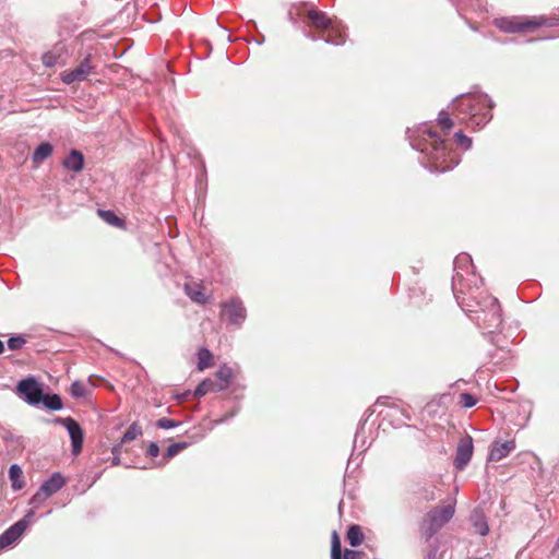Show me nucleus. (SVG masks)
I'll return each mask as SVG.
<instances>
[{"label": "nucleus", "instance_id": "obj_1", "mask_svg": "<svg viewBox=\"0 0 559 559\" xmlns=\"http://www.w3.org/2000/svg\"><path fill=\"white\" fill-rule=\"evenodd\" d=\"M407 136L411 146L423 155L420 164L430 173H445L459 165L460 155L452 150L451 143L441 139L428 124L407 129Z\"/></svg>", "mask_w": 559, "mask_h": 559}, {"label": "nucleus", "instance_id": "obj_2", "mask_svg": "<svg viewBox=\"0 0 559 559\" xmlns=\"http://www.w3.org/2000/svg\"><path fill=\"white\" fill-rule=\"evenodd\" d=\"M471 292L467 295L456 298L457 305L481 330L493 333L502 324V314L499 301L496 297Z\"/></svg>", "mask_w": 559, "mask_h": 559}, {"label": "nucleus", "instance_id": "obj_3", "mask_svg": "<svg viewBox=\"0 0 559 559\" xmlns=\"http://www.w3.org/2000/svg\"><path fill=\"white\" fill-rule=\"evenodd\" d=\"M495 104L485 93L461 94L453 99V115L469 129L485 127L491 119Z\"/></svg>", "mask_w": 559, "mask_h": 559}, {"label": "nucleus", "instance_id": "obj_4", "mask_svg": "<svg viewBox=\"0 0 559 559\" xmlns=\"http://www.w3.org/2000/svg\"><path fill=\"white\" fill-rule=\"evenodd\" d=\"M307 25L309 27L323 31L324 35L317 36L314 34L305 33L311 40L323 39L326 44L341 46L345 43L344 27L340 23H335L323 11L311 9L307 13Z\"/></svg>", "mask_w": 559, "mask_h": 559}, {"label": "nucleus", "instance_id": "obj_5", "mask_svg": "<svg viewBox=\"0 0 559 559\" xmlns=\"http://www.w3.org/2000/svg\"><path fill=\"white\" fill-rule=\"evenodd\" d=\"M453 264L452 290L455 299L471 292H477L478 284H481L483 280L476 277L471 255L460 253L455 257Z\"/></svg>", "mask_w": 559, "mask_h": 559}, {"label": "nucleus", "instance_id": "obj_6", "mask_svg": "<svg viewBox=\"0 0 559 559\" xmlns=\"http://www.w3.org/2000/svg\"><path fill=\"white\" fill-rule=\"evenodd\" d=\"M455 513V502L441 508H432L421 522L424 537L428 540L432 538L445 525Z\"/></svg>", "mask_w": 559, "mask_h": 559}, {"label": "nucleus", "instance_id": "obj_7", "mask_svg": "<svg viewBox=\"0 0 559 559\" xmlns=\"http://www.w3.org/2000/svg\"><path fill=\"white\" fill-rule=\"evenodd\" d=\"M221 316L228 324L239 328L247 319V309L239 297H234L222 304Z\"/></svg>", "mask_w": 559, "mask_h": 559}, {"label": "nucleus", "instance_id": "obj_8", "mask_svg": "<svg viewBox=\"0 0 559 559\" xmlns=\"http://www.w3.org/2000/svg\"><path fill=\"white\" fill-rule=\"evenodd\" d=\"M34 511L29 510L21 520L12 524L0 535V551L16 543L29 526L34 516Z\"/></svg>", "mask_w": 559, "mask_h": 559}, {"label": "nucleus", "instance_id": "obj_9", "mask_svg": "<svg viewBox=\"0 0 559 559\" xmlns=\"http://www.w3.org/2000/svg\"><path fill=\"white\" fill-rule=\"evenodd\" d=\"M16 393L27 404L37 406L43 401L44 391L40 383L34 377H28L19 381Z\"/></svg>", "mask_w": 559, "mask_h": 559}, {"label": "nucleus", "instance_id": "obj_10", "mask_svg": "<svg viewBox=\"0 0 559 559\" xmlns=\"http://www.w3.org/2000/svg\"><path fill=\"white\" fill-rule=\"evenodd\" d=\"M53 423L63 426L68 430L71 439L72 454H80L84 442V433L80 424L72 417H57L53 419Z\"/></svg>", "mask_w": 559, "mask_h": 559}, {"label": "nucleus", "instance_id": "obj_11", "mask_svg": "<svg viewBox=\"0 0 559 559\" xmlns=\"http://www.w3.org/2000/svg\"><path fill=\"white\" fill-rule=\"evenodd\" d=\"M384 405L388 407V412L383 416L384 418H390L391 425L393 427H401L406 425L407 421L411 420V414L408 411L396 403H390V399L386 396H381L377 400L374 406Z\"/></svg>", "mask_w": 559, "mask_h": 559}, {"label": "nucleus", "instance_id": "obj_12", "mask_svg": "<svg viewBox=\"0 0 559 559\" xmlns=\"http://www.w3.org/2000/svg\"><path fill=\"white\" fill-rule=\"evenodd\" d=\"M497 27L506 33H521L528 28L538 27L542 22L535 20L523 19H500L496 21Z\"/></svg>", "mask_w": 559, "mask_h": 559}, {"label": "nucleus", "instance_id": "obj_13", "mask_svg": "<svg viewBox=\"0 0 559 559\" xmlns=\"http://www.w3.org/2000/svg\"><path fill=\"white\" fill-rule=\"evenodd\" d=\"M473 455V439L469 436L463 437L456 448L453 465L457 471H463L469 463Z\"/></svg>", "mask_w": 559, "mask_h": 559}, {"label": "nucleus", "instance_id": "obj_14", "mask_svg": "<svg viewBox=\"0 0 559 559\" xmlns=\"http://www.w3.org/2000/svg\"><path fill=\"white\" fill-rule=\"evenodd\" d=\"M93 68L94 67L91 64L90 61V56H87L80 62V64L76 68L64 71L61 75V80L64 84L68 85L74 82L84 81L90 75Z\"/></svg>", "mask_w": 559, "mask_h": 559}, {"label": "nucleus", "instance_id": "obj_15", "mask_svg": "<svg viewBox=\"0 0 559 559\" xmlns=\"http://www.w3.org/2000/svg\"><path fill=\"white\" fill-rule=\"evenodd\" d=\"M514 449H515L514 440H507L503 442L496 441L492 443V445L490 448L488 461L499 462L502 459L507 457Z\"/></svg>", "mask_w": 559, "mask_h": 559}, {"label": "nucleus", "instance_id": "obj_16", "mask_svg": "<svg viewBox=\"0 0 559 559\" xmlns=\"http://www.w3.org/2000/svg\"><path fill=\"white\" fill-rule=\"evenodd\" d=\"M64 484V477L60 473L56 472L40 485L39 489L49 498L59 491Z\"/></svg>", "mask_w": 559, "mask_h": 559}, {"label": "nucleus", "instance_id": "obj_17", "mask_svg": "<svg viewBox=\"0 0 559 559\" xmlns=\"http://www.w3.org/2000/svg\"><path fill=\"white\" fill-rule=\"evenodd\" d=\"M469 521L475 531L480 536H486L489 533V525L484 511L480 508H475L469 516Z\"/></svg>", "mask_w": 559, "mask_h": 559}, {"label": "nucleus", "instance_id": "obj_18", "mask_svg": "<svg viewBox=\"0 0 559 559\" xmlns=\"http://www.w3.org/2000/svg\"><path fill=\"white\" fill-rule=\"evenodd\" d=\"M62 165L66 169L79 173L84 166V156L78 150H71L68 156L63 159Z\"/></svg>", "mask_w": 559, "mask_h": 559}, {"label": "nucleus", "instance_id": "obj_19", "mask_svg": "<svg viewBox=\"0 0 559 559\" xmlns=\"http://www.w3.org/2000/svg\"><path fill=\"white\" fill-rule=\"evenodd\" d=\"M216 377L219 381L218 383H216L217 391H223L229 386L230 381L234 377V371L229 366L224 365L216 371Z\"/></svg>", "mask_w": 559, "mask_h": 559}, {"label": "nucleus", "instance_id": "obj_20", "mask_svg": "<svg viewBox=\"0 0 559 559\" xmlns=\"http://www.w3.org/2000/svg\"><path fill=\"white\" fill-rule=\"evenodd\" d=\"M9 478L13 490H21L25 486L22 468L17 464H12L10 466Z\"/></svg>", "mask_w": 559, "mask_h": 559}, {"label": "nucleus", "instance_id": "obj_21", "mask_svg": "<svg viewBox=\"0 0 559 559\" xmlns=\"http://www.w3.org/2000/svg\"><path fill=\"white\" fill-rule=\"evenodd\" d=\"M53 147L49 142L40 143L34 151L32 159L39 164L52 154Z\"/></svg>", "mask_w": 559, "mask_h": 559}, {"label": "nucleus", "instance_id": "obj_22", "mask_svg": "<svg viewBox=\"0 0 559 559\" xmlns=\"http://www.w3.org/2000/svg\"><path fill=\"white\" fill-rule=\"evenodd\" d=\"M43 405L49 411H60L63 407L61 397L58 394H44L43 393Z\"/></svg>", "mask_w": 559, "mask_h": 559}, {"label": "nucleus", "instance_id": "obj_23", "mask_svg": "<svg viewBox=\"0 0 559 559\" xmlns=\"http://www.w3.org/2000/svg\"><path fill=\"white\" fill-rule=\"evenodd\" d=\"M347 540L350 546L357 547L364 540V534L359 525H350L347 531Z\"/></svg>", "mask_w": 559, "mask_h": 559}, {"label": "nucleus", "instance_id": "obj_24", "mask_svg": "<svg viewBox=\"0 0 559 559\" xmlns=\"http://www.w3.org/2000/svg\"><path fill=\"white\" fill-rule=\"evenodd\" d=\"M98 215L110 226L114 227H122L124 226V221L116 215L114 211L110 210H98Z\"/></svg>", "mask_w": 559, "mask_h": 559}, {"label": "nucleus", "instance_id": "obj_25", "mask_svg": "<svg viewBox=\"0 0 559 559\" xmlns=\"http://www.w3.org/2000/svg\"><path fill=\"white\" fill-rule=\"evenodd\" d=\"M185 292L187 296L194 302L204 305L207 302V297L202 293L199 287H193L189 284L185 285Z\"/></svg>", "mask_w": 559, "mask_h": 559}, {"label": "nucleus", "instance_id": "obj_26", "mask_svg": "<svg viewBox=\"0 0 559 559\" xmlns=\"http://www.w3.org/2000/svg\"><path fill=\"white\" fill-rule=\"evenodd\" d=\"M198 369L204 370L212 365L213 355L206 347H201L198 352Z\"/></svg>", "mask_w": 559, "mask_h": 559}, {"label": "nucleus", "instance_id": "obj_27", "mask_svg": "<svg viewBox=\"0 0 559 559\" xmlns=\"http://www.w3.org/2000/svg\"><path fill=\"white\" fill-rule=\"evenodd\" d=\"M141 435H142L141 426L138 423H132L128 427V429L124 431L119 443H121V444L127 443L129 441L136 439Z\"/></svg>", "mask_w": 559, "mask_h": 559}, {"label": "nucleus", "instance_id": "obj_28", "mask_svg": "<svg viewBox=\"0 0 559 559\" xmlns=\"http://www.w3.org/2000/svg\"><path fill=\"white\" fill-rule=\"evenodd\" d=\"M211 391H217L216 382L211 379H205L195 388L194 396L202 397Z\"/></svg>", "mask_w": 559, "mask_h": 559}, {"label": "nucleus", "instance_id": "obj_29", "mask_svg": "<svg viewBox=\"0 0 559 559\" xmlns=\"http://www.w3.org/2000/svg\"><path fill=\"white\" fill-rule=\"evenodd\" d=\"M418 495L420 499L426 502H430L437 499L436 487L432 485L423 486L418 490Z\"/></svg>", "mask_w": 559, "mask_h": 559}, {"label": "nucleus", "instance_id": "obj_30", "mask_svg": "<svg viewBox=\"0 0 559 559\" xmlns=\"http://www.w3.org/2000/svg\"><path fill=\"white\" fill-rule=\"evenodd\" d=\"M454 142L457 146L462 147L463 150L467 151L472 147V139L464 134L463 131H457L454 133Z\"/></svg>", "mask_w": 559, "mask_h": 559}, {"label": "nucleus", "instance_id": "obj_31", "mask_svg": "<svg viewBox=\"0 0 559 559\" xmlns=\"http://www.w3.org/2000/svg\"><path fill=\"white\" fill-rule=\"evenodd\" d=\"M438 123L442 130L449 131L453 127V121L445 110H441L438 115Z\"/></svg>", "mask_w": 559, "mask_h": 559}, {"label": "nucleus", "instance_id": "obj_32", "mask_svg": "<svg viewBox=\"0 0 559 559\" xmlns=\"http://www.w3.org/2000/svg\"><path fill=\"white\" fill-rule=\"evenodd\" d=\"M477 403V399L468 393V392H464V393H461L460 394V400H459V404L465 408H471L473 406H475Z\"/></svg>", "mask_w": 559, "mask_h": 559}, {"label": "nucleus", "instance_id": "obj_33", "mask_svg": "<svg viewBox=\"0 0 559 559\" xmlns=\"http://www.w3.org/2000/svg\"><path fill=\"white\" fill-rule=\"evenodd\" d=\"M188 447L187 442H176L170 444L165 453V457L170 459L177 455L180 451L185 450Z\"/></svg>", "mask_w": 559, "mask_h": 559}, {"label": "nucleus", "instance_id": "obj_34", "mask_svg": "<svg viewBox=\"0 0 559 559\" xmlns=\"http://www.w3.org/2000/svg\"><path fill=\"white\" fill-rule=\"evenodd\" d=\"M70 393L73 397H84L86 395V388L85 385L80 381H74L71 384Z\"/></svg>", "mask_w": 559, "mask_h": 559}, {"label": "nucleus", "instance_id": "obj_35", "mask_svg": "<svg viewBox=\"0 0 559 559\" xmlns=\"http://www.w3.org/2000/svg\"><path fill=\"white\" fill-rule=\"evenodd\" d=\"M7 343L11 350H17L23 347V345L26 343V340L22 335H15L11 336Z\"/></svg>", "mask_w": 559, "mask_h": 559}, {"label": "nucleus", "instance_id": "obj_36", "mask_svg": "<svg viewBox=\"0 0 559 559\" xmlns=\"http://www.w3.org/2000/svg\"><path fill=\"white\" fill-rule=\"evenodd\" d=\"M156 427L159 428V429H170V428H176L180 425V421H177V420H174V419H170V418H166V417H163V418H159L157 421H156Z\"/></svg>", "mask_w": 559, "mask_h": 559}, {"label": "nucleus", "instance_id": "obj_37", "mask_svg": "<svg viewBox=\"0 0 559 559\" xmlns=\"http://www.w3.org/2000/svg\"><path fill=\"white\" fill-rule=\"evenodd\" d=\"M46 499H48V497H46V495L40 489H38L35 492V495L31 498L29 503L35 508H38L40 504L45 502Z\"/></svg>", "mask_w": 559, "mask_h": 559}, {"label": "nucleus", "instance_id": "obj_38", "mask_svg": "<svg viewBox=\"0 0 559 559\" xmlns=\"http://www.w3.org/2000/svg\"><path fill=\"white\" fill-rule=\"evenodd\" d=\"M58 56H56L53 52L49 51V52H46L44 53L43 56V63L47 67V68H52L57 64L58 62Z\"/></svg>", "mask_w": 559, "mask_h": 559}, {"label": "nucleus", "instance_id": "obj_39", "mask_svg": "<svg viewBox=\"0 0 559 559\" xmlns=\"http://www.w3.org/2000/svg\"><path fill=\"white\" fill-rule=\"evenodd\" d=\"M121 447H122V444L118 443V444L114 445L111 449V454H112L111 464L114 466H117L120 464Z\"/></svg>", "mask_w": 559, "mask_h": 559}, {"label": "nucleus", "instance_id": "obj_40", "mask_svg": "<svg viewBox=\"0 0 559 559\" xmlns=\"http://www.w3.org/2000/svg\"><path fill=\"white\" fill-rule=\"evenodd\" d=\"M344 559H362V552L357 550L345 549Z\"/></svg>", "mask_w": 559, "mask_h": 559}, {"label": "nucleus", "instance_id": "obj_41", "mask_svg": "<svg viewBox=\"0 0 559 559\" xmlns=\"http://www.w3.org/2000/svg\"><path fill=\"white\" fill-rule=\"evenodd\" d=\"M159 454V447L156 442H151L147 447V455L156 457Z\"/></svg>", "mask_w": 559, "mask_h": 559}, {"label": "nucleus", "instance_id": "obj_42", "mask_svg": "<svg viewBox=\"0 0 559 559\" xmlns=\"http://www.w3.org/2000/svg\"><path fill=\"white\" fill-rule=\"evenodd\" d=\"M335 546L337 547V550H342L340 537L336 532H333L331 550H335Z\"/></svg>", "mask_w": 559, "mask_h": 559}, {"label": "nucleus", "instance_id": "obj_43", "mask_svg": "<svg viewBox=\"0 0 559 559\" xmlns=\"http://www.w3.org/2000/svg\"><path fill=\"white\" fill-rule=\"evenodd\" d=\"M331 559H342V550H337L335 546V550H331Z\"/></svg>", "mask_w": 559, "mask_h": 559}, {"label": "nucleus", "instance_id": "obj_44", "mask_svg": "<svg viewBox=\"0 0 559 559\" xmlns=\"http://www.w3.org/2000/svg\"><path fill=\"white\" fill-rule=\"evenodd\" d=\"M437 551H438L437 547L431 549V550H429L425 559H436L437 558Z\"/></svg>", "mask_w": 559, "mask_h": 559}, {"label": "nucleus", "instance_id": "obj_45", "mask_svg": "<svg viewBox=\"0 0 559 559\" xmlns=\"http://www.w3.org/2000/svg\"><path fill=\"white\" fill-rule=\"evenodd\" d=\"M368 418H366L364 420V423L360 424V427L358 428L357 432H356V437H355V442L357 441V438H358V435H359V430H361L365 426V423L367 421Z\"/></svg>", "mask_w": 559, "mask_h": 559}, {"label": "nucleus", "instance_id": "obj_46", "mask_svg": "<svg viewBox=\"0 0 559 559\" xmlns=\"http://www.w3.org/2000/svg\"><path fill=\"white\" fill-rule=\"evenodd\" d=\"M499 352H501V354H502L500 359H504V357L508 354V352L503 350L502 348H500Z\"/></svg>", "mask_w": 559, "mask_h": 559}, {"label": "nucleus", "instance_id": "obj_47", "mask_svg": "<svg viewBox=\"0 0 559 559\" xmlns=\"http://www.w3.org/2000/svg\"><path fill=\"white\" fill-rule=\"evenodd\" d=\"M4 350V345H3V342L0 341V354H2Z\"/></svg>", "mask_w": 559, "mask_h": 559}, {"label": "nucleus", "instance_id": "obj_48", "mask_svg": "<svg viewBox=\"0 0 559 559\" xmlns=\"http://www.w3.org/2000/svg\"><path fill=\"white\" fill-rule=\"evenodd\" d=\"M373 412H374V411H371V412H370V409H367V413H369V414H368V416H367V418H368V417H369Z\"/></svg>", "mask_w": 559, "mask_h": 559}]
</instances>
